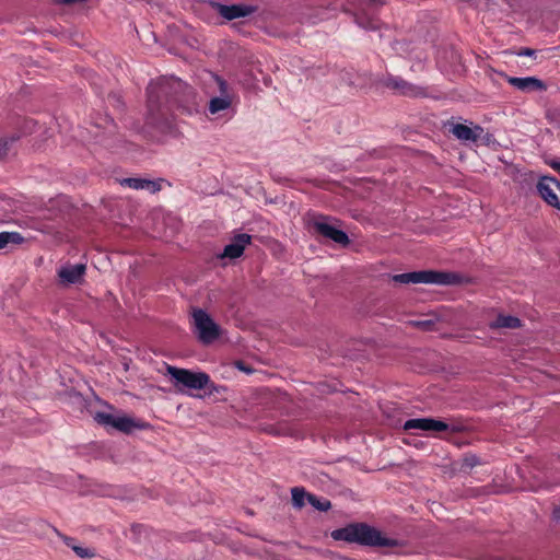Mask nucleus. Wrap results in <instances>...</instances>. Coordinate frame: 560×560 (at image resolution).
<instances>
[{"instance_id": "nucleus-1", "label": "nucleus", "mask_w": 560, "mask_h": 560, "mask_svg": "<svg viewBox=\"0 0 560 560\" xmlns=\"http://www.w3.org/2000/svg\"><path fill=\"white\" fill-rule=\"evenodd\" d=\"M148 112L152 124L168 125L172 108L176 106L191 114L197 109V93L178 78H161L147 89Z\"/></svg>"}, {"instance_id": "nucleus-2", "label": "nucleus", "mask_w": 560, "mask_h": 560, "mask_svg": "<svg viewBox=\"0 0 560 560\" xmlns=\"http://www.w3.org/2000/svg\"><path fill=\"white\" fill-rule=\"evenodd\" d=\"M331 537L335 540L355 542L369 547L393 548L399 545L397 539L383 536L378 529L365 523H353L335 529L331 532Z\"/></svg>"}, {"instance_id": "nucleus-3", "label": "nucleus", "mask_w": 560, "mask_h": 560, "mask_svg": "<svg viewBox=\"0 0 560 560\" xmlns=\"http://www.w3.org/2000/svg\"><path fill=\"white\" fill-rule=\"evenodd\" d=\"M166 374L175 381V386L179 392L187 389H206L211 393L215 390V385L209 374L205 372H194L191 370L177 368L165 363Z\"/></svg>"}, {"instance_id": "nucleus-4", "label": "nucleus", "mask_w": 560, "mask_h": 560, "mask_svg": "<svg viewBox=\"0 0 560 560\" xmlns=\"http://www.w3.org/2000/svg\"><path fill=\"white\" fill-rule=\"evenodd\" d=\"M393 280L398 283H432V284H457L460 277L455 272L422 270L398 273L393 276Z\"/></svg>"}, {"instance_id": "nucleus-5", "label": "nucleus", "mask_w": 560, "mask_h": 560, "mask_svg": "<svg viewBox=\"0 0 560 560\" xmlns=\"http://www.w3.org/2000/svg\"><path fill=\"white\" fill-rule=\"evenodd\" d=\"M194 331L200 342L210 345L221 335L220 326L202 308H192Z\"/></svg>"}, {"instance_id": "nucleus-6", "label": "nucleus", "mask_w": 560, "mask_h": 560, "mask_svg": "<svg viewBox=\"0 0 560 560\" xmlns=\"http://www.w3.org/2000/svg\"><path fill=\"white\" fill-rule=\"evenodd\" d=\"M450 132L463 142L476 143L481 141L483 144H489L492 138V135L486 132L479 125H472L469 127L465 124H452Z\"/></svg>"}, {"instance_id": "nucleus-7", "label": "nucleus", "mask_w": 560, "mask_h": 560, "mask_svg": "<svg viewBox=\"0 0 560 560\" xmlns=\"http://www.w3.org/2000/svg\"><path fill=\"white\" fill-rule=\"evenodd\" d=\"M94 419L98 424L112 427L122 433H130L135 429L145 428V424L143 422H138L135 419L127 416L116 417L114 415L106 412H96Z\"/></svg>"}, {"instance_id": "nucleus-8", "label": "nucleus", "mask_w": 560, "mask_h": 560, "mask_svg": "<svg viewBox=\"0 0 560 560\" xmlns=\"http://www.w3.org/2000/svg\"><path fill=\"white\" fill-rule=\"evenodd\" d=\"M539 196L544 201L560 210V182L551 176H542L536 185Z\"/></svg>"}, {"instance_id": "nucleus-9", "label": "nucleus", "mask_w": 560, "mask_h": 560, "mask_svg": "<svg viewBox=\"0 0 560 560\" xmlns=\"http://www.w3.org/2000/svg\"><path fill=\"white\" fill-rule=\"evenodd\" d=\"M383 85L395 93L404 96H410V97H417V96H423L424 91L422 88L415 85L401 77L387 74L383 79Z\"/></svg>"}, {"instance_id": "nucleus-10", "label": "nucleus", "mask_w": 560, "mask_h": 560, "mask_svg": "<svg viewBox=\"0 0 560 560\" xmlns=\"http://www.w3.org/2000/svg\"><path fill=\"white\" fill-rule=\"evenodd\" d=\"M313 228L317 234L329 238L339 245L347 246L350 243V238L347 233L329 224L326 221V218L316 219L313 222Z\"/></svg>"}, {"instance_id": "nucleus-11", "label": "nucleus", "mask_w": 560, "mask_h": 560, "mask_svg": "<svg viewBox=\"0 0 560 560\" xmlns=\"http://www.w3.org/2000/svg\"><path fill=\"white\" fill-rule=\"evenodd\" d=\"M313 228L317 234L329 238L339 245L347 246L350 243V238L347 233L329 224L326 221V218L316 219L313 222Z\"/></svg>"}, {"instance_id": "nucleus-12", "label": "nucleus", "mask_w": 560, "mask_h": 560, "mask_svg": "<svg viewBox=\"0 0 560 560\" xmlns=\"http://www.w3.org/2000/svg\"><path fill=\"white\" fill-rule=\"evenodd\" d=\"M212 9L217 10L224 19L234 20L247 16L257 10V7L250 4H231L224 5L220 2H207Z\"/></svg>"}, {"instance_id": "nucleus-13", "label": "nucleus", "mask_w": 560, "mask_h": 560, "mask_svg": "<svg viewBox=\"0 0 560 560\" xmlns=\"http://www.w3.org/2000/svg\"><path fill=\"white\" fill-rule=\"evenodd\" d=\"M365 4L354 13V22L365 30H377L380 27V20L375 16L374 12L377 2H362Z\"/></svg>"}, {"instance_id": "nucleus-14", "label": "nucleus", "mask_w": 560, "mask_h": 560, "mask_svg": "<svg viewBox=\"0 0 560 560\" xmlns=\"http://www.w3.org/2000/svg\"><path fill=\"white\" fill-rule=\"evenodd\" d=\"M402 429L405 431L422 430L441 432L448 430V424L442 420H436L433 418H417L407 420L404 423Z\"/></svg>"}, {"instance_id": "nucleus-15", "label": "nucleus", "mask_w": 560, "mask_h": 560, "mask_svg": "<svg viewBox=\"0 0 560 560\" xmlns=\"http://www.w3.org/2000/svg\"><path fill=\"white\" fill-rule=\"evenodd\" d=\"M506 82L513 88L524 93H530L535 91L541 92L547 90L546 83L542 80L537 79L535 77L517 78L508 75Z\"/></svg>"}, {"instance_id": "nucleus-16", "label": "nucleus", "mask_w": 560, "mask_h": 560, "mask_svg": "<svg viewBox=\"0 0 560 560\" xmlns=\"http://www.w3.org/2000/svg\"><path fill=\"white\" fill-rule=\"evenodd\" d=\"M85 271L84 264L66 265L59 268L58 277L62 284H75L82 282Z\"/></svg>"}, {"instance_id": "nucleus-17", "label": "nucleus", "mask_w": 560, "mask_h": 560, "mask_svg": "<svg viewBox=\"0 0 560 560\" xmlns=\"http://www.w3.org/2000/svg\"><path fill=\"white\" fill-rule=\"evenodd\" d=\"M252 236L246 233H241L234 236L232 243L224 247L222 258L235 259L243 255L245 246L249 244Z\"/></svg>"}, {"instance_id": "nucleus-18", "label": "nucleus", "mask_w": 560, "mask_h": 560, "mask_svg": "<svg viewBox=\"0 0 560 560\" xmlns=\"http://www.w3.org/2000/svg\"><path fill=\"white\" fill-rule=\"evenodd\" d=\"M121 185L136 190L145 189L152 194L160 191L162 188L161 180H151L136 177L124 178L121 180Z\"/></svg>"}, {"instance_id": "nucleus-19", "label": "nucleus", "mask_w": 560, "mask_h": 560, "mask_svg": "<svg viewBox=\"0 0 560 560\" xmlns=\"http://www.w3.org/2000/svg\"><path fill=\"white\" fill-rule=\"evenodd\" d=\"M489 327L491 329H501V328L515 329V328L521 327V320L516 316L500 314V315H498L495 320H493L489 324Z\"/></svg>"}, {"instance_id": "nucleus-20", "label": "nucleus", "mask_w": 560, "mask_h": 560, "mask_svg": "<svg viewBox=\"0 0 560 560\" xmlns=\"http://www.w3.org/2000/svg\"><path fill=\"white\" fill-rule=\"evenodd\" d=\"M233 101L231 98H228L226 96L225 97H220V96H215V97H212L209 102V113L214 115V114H218L222 110H225L228 109L231 105H232Z\"/></svg>"}, {"instance_id": "nucleus-21", "label": "nucleus", "mask_w": 560, "mask_h": 560, "mask_svg": "<svg viewBox=\"0 0 560 560\" xmlns=\"http://www.w3.org/2000/svg\"><path fill=\"white\" fill-rule=\"evenodd\" d=\"M213 80L217 85V90L220 94L219 96L220 97L226 96L228 98H231L233 101L235 97L233 88L223 78H221L219 75H213Z\"/></svg>"}, {"instance_id": "nucleus-22", "label": "nucleus", "mask_w": 560, "mask_h": 560, "mask_svg": "<svg viewBox=\"0 0 560 560\" xmlns=\"http://www.w3.org/2000/svg\"><path fill=\"white\" fill-rule=\"evenodd\" d=\"M24 237L18 232H1L0 233V249L4 248L8 244H21Z\"/></svg>"}, {"instance_id": "nucleus-23", "label": "nucleus", "mask_w": 560, "mask_h": 560, "mask_svg": "<svg viewBox=\"0 0 560 560\" xmlns=\"http://www.w3.org/2000/svg\"><path fill=\"white\" fill-rule=\"evenodd\" d=\"M292 494V504L298 508L302 509L305 505V499H307V492L302 487H294L291 489Z\"/></svg>"}, {"instance_id": "nucleus-24", "label": "nucleus", "mask_w": 560, "mask_h": 560, "mask_svg": "<svg viewBox=\"0 0 560 560\" xmlns=\"http://www.w3.org/2000/svg\"><path fill=\"white\" fill-rule=\"evenodd\" d=\"M308 503L318 511L326 512L331 508V503L329 500L319 499L315 494H307Z\"/></svg>"}, {"instance_id": "nucleus-25", "label": "nucleus", "mask_w": 560, "mask_h": 560, "mask_svg": "<svg viewBox=\"0 0 560 560\" xmlns=\"http://www.w3.org/2000/svg\"><path fill=\"white\" fill-rule=\"evenodd\" d=\"M20 136L13 135L9 138H0V159L9 154L13 143L19 140Z\"/></svg>"}, {"instance_id": "nucleus-26", "label": "nucleus", "mask_w": 560, "mask_h": 560, "mask_svg": "<svg viewBox=\"0 0 560 560\" xmlns=\"http://www.w3.org/2000/svg\"><path fill=\"white\" fill-rule=\"evenodd\" d=\"M73 551L75 552V555L80 558H93L95 556V552L93 549H90V548H85V547H82V546H77V547H73Z\"/></svg>"}, {"instance_id": "nucleus-27", "label": "nucleus", "mask_w": 560, "mask_h": 560, "mask_svg": "<svg viewBox=\"0 0 560 560\" xmlns=\"http://www.w3.org/2000/svg\"><path fill=\"white\" fill-rule=\"evenodd\" d=\"M412 324H413V326H416L422 330H425V331L432 330V327L434 326V322H432L430 319L417 320V322H412Z\"/></svg>"}, {"instance_id": "nucleus-28", "label": "nucleus", "mask_w": 560, "mask_h": 560, "mask_svg": "<svg viewBox=\"0 0 560 560\" xmlns=\"http://www.w3.org/2000/svg\"><path fill=\"white\" fill-rule=\"evenodd\" d=\"M517 56H526V57H533L536 55V50L532 49V48H526V47H523V48H520L518 51L516 52Z\"/></svg>"}, {"instance_id": "nucleus-29", "label": "nucleus", "mask_w": 560, "mask_h": 560, "mask_svg": "<svg viewBox=\"0 0 560 560\" xmlns=\"http://www.w3.org/2000/svg\"><path fill=\"white\" fill-rule=\"evenodd\" d=\"M63 539V542L73 550V547H77L78 545H75V539L72 538V537H69V536H63L62 537Z\"/></svg>"}, {"instance_id": "nucleus-30", "label": "nucleus", "mask_w": 560, "mask_h": 560, "mask_svg": "<svg viewBox=\"0 0 560 560\" xmlns=\"http://www.w3.org/2000/svg\"><path fill=\"white\" fill-rule=\"evenodd\" d=\"M550 166L558 173H560V160L559 161H552Z\"/></svg>"}, {"instance_id": "nucleus-31", "label": "nucleus", "mask_w": 560, "mask_h": 560, "mask_svg": "<svg viewBox=\"0 0 560 560\" xmlns=\"http://www.w3.org/2000/svg\"><path fill=\"white\" fill-rule=\"evenodd\" d=\"M552 514L556 520L560 518V504L553 509Z\"/></svg>"}]
</instances>
